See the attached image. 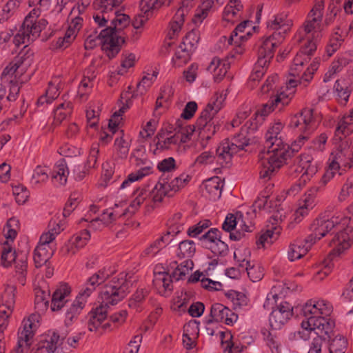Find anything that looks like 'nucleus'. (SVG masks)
<instances>
[{
    "label": "nucleus",
    "instance_id": "obj_23",
    "mask_svg": "<svg viewBox=\"0 0 353 353\" xmlns=\"http://www.w3.org/2000/svg\"><path fill=\"white\" fill-rule=\"evenodd\" d=\"M90 238V232L87 230H82L79 234L74 236L68 243L63 248L65 254H74L77 249L83 248Z\"/></svg>",
    "mask_w": 353,
    "mask_h": 353
},
{
    "label": "nucleus",
    "instance_id": "obj_34",
    "mask_svg": "<svg viewBox=\"0 0 353 353\" xmlns=\"http://www.w3.org/2000/svg\"><path fill=\"white\" fill-rule=\"evenodd\" d=\"M52 252L50 251L47 246L37 245L34 252V261L37 268H40L46 264L52 257Z\"/></svg>",
    "mask_w": 353,
    "mask_h": 353
},
{
    "label": "nucleus",
    "instance_id": "obj_8",
    "mask_svg": "<svg viewBox=\"0 0 353 353\" xmlns=\"http://www.w3.org/2000/svg\"><path fill=\"white\" fill-rule=\"evenodd\" d=\"M39 319V314H32L28 319L23 321V329L19 332L17 346L14 350L15 353H27L28 352Z\"/></svg>",
    "mask_w": 353,
    "mask_h": 353
},
{
    "label": "nucleus",
    "instance_id": "obj_61",
    "mask_svg": "<svg viewBox=\"0 0 353 353\" xmlns=\"http://www.w3.org/2000/svg\"><path fill=\"white\" fill-rule=\"evenodd\" d=\"M114 146L120 158L123 159L127 157L129 151L128 144L123 137L115 139Z\"/></svg>",
    "mask_w": 353,
    "mask_h": 353
},
{
    "label": "nucleus",
    "instance_id": "obj_45",
    "mask_svg": "<svg viewBox=\"0 0 353 353\" xmlns=\"http://www.w3.org/2000/svg\"><path fill=\"white\" fill-rule=\"evenodd\" d=\"M48 170L45 167H41V165H38L34 170L31 183L33 185H39L41 183L46 182L48 179Z\"/></svg>",
    "mask_w": 353,
    "mask_h": 353
},
{
    "label": "nucleus",
    "instance_id": "obj_60",
    "mask_svg": "<svg viewBox=\"0 0 353 353\" xmlns=\"http://www.w3.org/2000/svg\"><path fill=\"white\" fill-rule=\"evenodd\" d=\"M214 0H205L203 2V9L199 13L194 14L192 21L194 23H201L202 21L207 17L208 10L212 6Z\"/></svg>",
    "mask_w": 353,
    "mask_h": 353
},
{
    "label": "nucleus",
    "instance_id": "obj_46",
    "mask_svg": "<svg viewBox=\"0 0 353 353\" xmlns=\"http://www.w3.org/2000/svg\"><path fill=\"white\" fill-rule=\"evenodd\" d=\"M200 39L199 32L198 30L192 29L191 31L188 32L185 37L183 38L181 45L187 46L191 50L196 46Z\"/></svg>",
    "mask_w": 353,
    "mask_h": 353
},
{
    "label": "nucleus",
    "instance_id": "obj_59",
    "mask_svg": "<svg viewBox=\"0 0 353 353\" xmlns=\"http://www.w3.org/2000/svg\"><path fill=\"white\" fill-rule=\"evenodd\" d=\"M79 203V201L77 194H72L64 207L63 215L65 217L68 216L70 213L77 207Z\"/></svg>",
    "mask_w": 353,
    "mask_h": 353
},
{
    "label": "nucleus",
    "instance_id": "obj_64",
    "mask_svg": "<svg viewBox=\"0 0 353 353\" xmlns=\"http://www.w3.org/2000/svg\"><path fill=\"white\" fill-rule=\"evenodd\" d=\"M247 274L250 280L253 282L260 281L263 276V272L259 266L252 265L247 268Z\"/></svg>",
    "mask_w": 353,
    "mask_h": 353
},
{
    "label": "nucleus",
    "instance_id": "obj_44",
    "mask_svg": "<svg viewBox=\"0 0 353 353\" xmlns=\"http://www.w3.org/2000/svg\"><path fill=\"white\" fill-rule=\"evenodd\" d=\"M158 74V72L154 71L152 74H147L143 76L141 81L137 84V95L143 94L146 92L148 88H149L153 81L155 80Z\"/></svg>",
    "mask_w": 353,
    "mask_h": 353
},
{
    "label": "nucleus",
    "instance_id": "obj_31",
    "mask_svg": "<svg viewBox=\"0 0 353 353\" xmlns=\"http://www.w3.org/2000/svg\"><path fill=\"white\" fill-rule=\"evenodd\" d=\"M172 0H141L140 10L146 14H152L154 10H159L163 6H170Z\"/></svg>",
    "mask_w": 353,
    "mask_h": 353
},
{
    "label": "nucleus",
    "instance_id": "obj_30",
    "mask_svg": "<svg viewBox=\"0 0 353 353\" xmlns=\"http://www.w3.org/2000/svg\"><path fill=\"white\" fill-rule=\"evenodd\" d=\"M145 152V147L140 145L134 150L131 155V158L134 159V163L137 166L144 165L142 168H148V170L144 172L145 176L150 173L152 170V163L148 159Z\"/></svg>",
    "mask_w": 353,
    "mask_h": 353
},
{
    "label": "nucleus",
    "instance_id": "obj_58",
    "mask_svg": "<svg viewBox=\"0 0 353 353\" xmlns=\"http://www.w3.org/2000/svg\"><path fill=\"white\" fill-rule=\"evenodd\" d=\"M7 227L8 230L5 236L8 240L13 241L17 234V228H19V221L15 218L10 219L7 222Z\"/></svg>",
    "mask_w": 353,
    "mask_h": 353
},
{
    "label": "nucleus",
    "instance_id": "obj_62",
    "mask_svg": "<svg viewBox=\"0 0 353 353\" xmlns=\"http://www.w3.org/2000/svg\"><path fill=\"white\" fill-rule=\"evenodd\" d=\"M72 112V104L70 102L67 103V108L65 109V111H62L60 109H56L54 111V124L59 125L60 124L68 115L70 114Z\"/></svg>",
    "mask_w": 353,
    "mask_h": 353
},
{
    "label": "nucleus",
    "instance_id": "obj_39",
    "mask_svg": "<svg viewBox=\"0 0 353 353\" xmlns=\"http://www.w3.org/2000/svg\"><path fill=\"white\" fill-rule=\"evenodd\" d=\"M17 259V254L16 252H12V248L8 244V242L6 241L3 248L1 257V265L3 267H9L11 265L12 263L16 261Z\"/></svg>",
    "mask_w": 353,
    "mask_h": 353
},
{
    "label": "nucleus",
    "instance_id": "obj_47",
    "mask_svg": "<svg viewBox=\"0 0 353 353\" xmlns=\"http://www.w3.org/2000/svg\"><path fill=\"white\" fill-rule=\"evenodd\" d=\"M50 293L38 289L35 292V305L37 308L44 310L48 307L49 303Z\"/></svg>",
    "mask_w": 353,
    "mask_h": 353
},
{
    "label": "nucleus",
    "instance_id": "obj_17",
    "mask_svg": "<svg viewBox=\"0 0 353 353\" xmlns=\"http://www.w3.org/2000/svg\"><path fill=\"white\" fill-rule=\"evenodd\" d=\"M65 335H61L55 331L49 330L38 343V350L45 349L48 353H54L62 344Z\"/></svg>",
    "mask_w": 353,
    "mask_h": 353
},
{
    "label": "nucleus",
    "instance_id": "obj_22",
    "mask_svg": "<svg viewBox=\"0 0 353 353\" xmlns=\"http://www.w3.org/2000/svg\"><path fill=\"white\" fill-rule=\"evenodd\" d=\"M71 292L70 288L67 283L61 284L53 292L51 301V309L52 311H59L68 305L66 298Z\"/></svg>",
    "mask_w": 353,
    "mask_h": 353
},
{
    "label": "nucleus",
    "instance_id": "obj_28",
    "mask_svg": "<svg viewBox=\"0 0 353 353\" xmlns=\"http://www.w3.org/2000/svg\"><path fill=\"white\" fill-rule=\"evenodd\" d=\"M348 32L341 30V26H339L334 30L329 43L326 47V53L328 57H331L341 46L345 37Z\"/></svg>",
    "mask_w": 353,
    "mask_h": 353
},
{
    "label": "nucleus",
    "instance_id": "obj_7",
    "mask_svg": "<svg viewBox=\"0 0 353 353\" xmlns=\"http://www.w3.org/2000/svg\"><path fill=\"white\" fill-rule=\"evenodd\" d=\"M214 97V101L209 103L201 112L196 123V127L200 130L199 134L207 139H210L220 128L216 123L214 117L222 108L223 98L217 94Z\"/></svg>",
    "mask_w": 353,
    "mask_h": 353
},
{
    "label": "nucleus",
    "instance_id": "obj_35",
    "mask_svg": "<svg viewBox=\"0 0 353 353\" xmlns=\"http://www.w3.org/2000/svg\"><path fill=\"white\" fill-rule=\"evenodd\" d=\"M149 292L150 291L146 288L137 289L128 300V307L138 310L141 307L142 303L148 296Z\"/></svg>",
    "mask_w": 353,
    "mask_h": 353
},
{
    "label": "nucleus",
    "instance_id": "obj_53",
    "mask_svg": "<svg viewBox=\"0 0 353 353\" xmlns=\"http://www.w3.org/2000/svg\"><path fill=\"white\" fill-rule=\"evenodd\" d=\"M277 236L278 232L276 233L272 230H268L259 236L256 243L262 245L263 248H265L266 244H272L274 241L276 239Z\"/></svg>",
    "mask_w": 353,
    "mask_h": 353
},
{
    "label": "nucleus",
    "instance_id": "obj_52",
    "mask_svg": "<svg viewBox=\"0 0 353 353\" xmlns=\"http://www.w3.org/2000/svg\"><path fill=\"white\" fill-rule=\"evenodd\" d=\"M101 283L93 275L90 276L85 283V288L83 289L79 294L85 298V299L92 293L96 289V287Z\"/></svg>",
    "mask_w": 353,
    "mask_h": 353
},
{
    "label": "nucleus",
    "instance_id": "obj_27",
    "mask_svg": "<svg viewBox=\"0 0 353 353\" xmlns=\"http://www.w3.org/2000/svg\"><path fill=\"white\" fill-rule=\"evenodd\" d=\"M69 170L64 159H61L55 165L52 179L57 185H64L67 183Z\"/></svg>",
    "mask_w": 353,
    "mask_h": 353
},
{
    "label": "nucleus",
    "instance_id": "obj_9",
    "mask_svg": "<svg viewBox=\"0 0 353 353\" xmlns=\"http://www.w3.org/2000/svg\"><path fill=\"white\" fill-rule=\"evenodd\" d=\"M339 224V221L337 217L332 216L331 219L326 218L325 216L318 217L310 227L311 233L306 238V241L313 245L316 240L324 237Z\"/></svg>",
    "mask_w": 353,
    "mask_h": 353
},
{
    "label": "nucleus",
    "instance_id": "obj_36",
    "mask_svg": "<svg viewBox=\"0 0 353 353\" xmlns=\"http://www.w3.org/2000/svg\"><path fill=\"white\" fill-rule=\"evenodd\" d=\"M170 232H167L163 236L155 240L152 242L150 246H148L143 252L144 254L148 255H155L157 254L163 248L165 247V244L168 241Z\"/></svg>",
    "mask_w": 353,
    "mask_h": 353
},
{
    "label": "nucleus",
    "instance_id": "obj_16",
    "mask_svg": "<svg viewBox=\"0 0 353 353\" xmlns=\"http://www.w3.org/2000/svg\"><path fill=\"white\" fill-rule=\"evenodd\" d=\"M313 123V110L303 109L291 118L289 125L292 128H299L301 131L307 132L310 130Z\"/></svg>",
    "mask_w": 353,
    "mask_h": 353
},
{
    "label": "nucleus",
    "instance_id": "obj_14",
    "mask_svg": "<svg viewBox=\"0 0 353 353\" xmlns=\"http://www.w3.org/2000/svg\"><path fill=\"white\" fill-rule=\"evenodd\" d=\"M337 152L333 159L339 161L345 167H348L353 160V151L350 150L352 141L346 137L339 136L336 143L334 139Z\"/></svg>",
    "mask_w": 353,
    "mask_h": 353
},
{
    "label": "nucleus",
    "instance_id": "obj_42",
    "mask_svg": "<svg viewBox=\"0 0 353 353\" xmlns=\"http://www.w3.org/2000/svg\"><path fill=\"white\" fill-rule=\"evenodd\" d=\"M176 128H174V131L176 132L179 133V139L180 142L186 143L188 140H190V137L192 135L193 132L195 131L194 125H186L183 127L181 125V121L179 120L176 121Z\"/></svg>",
    "mask_w": 353,
    "mask_h": 353
},
{
    "label": "nucleus",
    "instance_id": "obj_32",
    "mask_svg": "<svg viewBox=\"0 0 353 353\" xmlns=\"http://www.w3.org/2000/svg\"><path fill=\"white\" fill-rule=\"evenodd\" d=\"M334 88L340 103L343 105L346 104L351 92L350 82L344 79H339L336 81Z\"/></svg>",
    "mask_w": 353,
    "mask_h": 353
},
{
    "label": "nucleus",
    "instance_id": "obj_63",
    "mask_svg": "<svg viewBox=\"0 0 353 353\" xmlns=\"http://www.w3.org/2000/svg\"><path fill=\"white\" fill-rule=\"evenodd\" d=\"M77 32L68 28L65 34V36L61 38L60 37L57 41V46L59 47H67L76 37Z\"/></svg>",
    "mask_w": 353,
    "mask_h": 353
},
{
    "label": "nucleus",
    "instance_id": "obj_37",
    "mask_svg": "<svg viewBox=\"0 0 353 353\" xmlns=\"http://www.w3.org/2000/svg\"><path fill=\"white\" fill-rule=\"evenodd\" d=\"M191 52L192 50L188 47L180 44L172 59L174 65L181 67L183 64L186 63L190 59Z\"/></svg>",
    "mask_w": 353,
    "mask_h": 353
},
{
    "label": "nucleus",
    "instance_id": "obj_55",
    "mask_svg": "<svg viewBox=\"0 0 353 353\" xmlns=\"http://www.w3.org/2000/svg\"><path fill=\"white\" fill-rule=\"evenodd\" d=\"M303 204L301 205L299 208L295 212V219L299 218V216H303L307 214L309 209H312L314 206V198L312 196H307L303 200Z\"/></svg>",
    "mask_w": 353,
    "mask_h": 353
},
{
    "label": "nucleus",
    "instance_id": "obj_15",
    "mask_svg": "<svg viewBox=\"0 0 353 353\" xmlns=\"http://www.w3.org/2000/svg\"><path fill=\"white\" fill-rule=\"evenodd\" d=\"M295 162L301 168V172H303L300 181L305 183L309 181L317 172V165L314 159L309 154H301L296 158Z\"/></svg>",
    "mask_w": 353,
    "mask_h": 353
},
{
    "label": "nucleus",
    "instance_id": "obj_33",
    "mask_svg": "<svg viewBox=\"0 0 353 353\" xmlns=\"http://www.w3.org/2000/svg\"><path fill=\"white\" fill-rule=\"evenodd\" d=\"M243 9V5L239 0H230L225 7L223 19V20L234 23V18L237 17L238 12Z\"/></svg>",
    "mask_w": 353,
    "mask_h": 353
},
{
    "label": "nucleus",
    "instance_id": "obj_43",
    "mask_svg": "<svg viewBox=\"0 0 353 353\" xmlns=\"http://www.w3.org/2000/svg\"><path fill=\"white\" fill-rule=\"evenodd\" d=\"M226 296L232 300L234 309L241 308L248 304V298L242 292L230 290L226 293Z\"/></svg>",
    "mask_w": 353,
    "mask_h": 353
},
{
    "label": "nucleus",
    "instance_id": "obj_40",
    "mask_svg": "<svg viewBox=\"0 0 353 353\" xmlns=\"http://www.w3.org/2000/svg\"><path fill=\"white\" fill-rule=\"evenodd\" d=\"M195 251V245L192 241H183L179 245L178 256L183 258H190L194 254Z\"/></svg>",
    "mask_w": 353,
    "mask_h": 353
},
{
    "label": "nucleus",
    "instance_id": "obj_24",
    "mask_svg": "<svg viewBox=\"0 0 353 353\" xmlns=\"http://www.w3.org/2000/svg\"><path fill=\"white\" fill-rule=\"evenodd\" d=\"M230 63L228 59L221 60L218 57H214L208 67V70L214 74L215 81L219 82L226 74L230 68Z\"/></svg>",
    "mask_w": 353,
    "mask_h": 353
},
{
    "label": "nucleus",
    "instance_id": "obj_57",
    "mask_svg": "<svg viewBox=\"0 0 353 353\" xmlns=\"http://www.w3.org/2000/svg\"><path fill=\"white\" fill-rule=\"evenodd\" d=\"M210 225V222L209 220L200 221L188 228V234L191 237H196L197 235L200 234L204 229L208 228Z\"/></svg>",
    "mask_w": 353,
    "mask_h": 353
},
{
    "label": "nucleus",
    "instance_id": "obj_25",
    "mask_svg": "<svg viewBox=\"0 0 353 353\" xmlns=\"http://www.w3.org/2000/svg\"><path fill=\"white\" fill-rule=\"evenodd\" d=\"M154 277L153 279V283L154 286L157 288H160L162 287L163 288V291H160V293L163 296H166L168 292H171L172 290V279H174L172 276V274H170L166 272H157L156 270L154 272Z\"/></svg>",
    "mask_w": 353,
    "mask_h": 353
},
{
    "label": "nucleus",
    "instance_id": "obj_29",
    "mask_svg": "<svg viewBox=\"0 0 353 353\" xmlns=\"http://www.w3.org/2000/svg\"><path fill=\"white\" fill-rule=\"evenodd\" d=\"M16 288L14 286H8L3 295V299L8 297L6 301V304L0 305V316L8 318L12 313L13 305L14 303V291Z\"/></svg>",
    "mask_w": 353,
    "mask_h": 353
},
{
    "label": "nucleus",
    "instance_id": "obj_11",
    "mask_svg": "<svg viewBox=\"0 0 353 353\" xmlns=\"http://www.w3.org/2000/svg\"><path fill=\"white\" fill-rule=\"evenodd\" d=\"M238 315L223 304L216 303L211 306L210 318L206 320L207 324L213 322H223L232 325L237 321Z\"/></svg>",
    "mask_w": 353,
    "mask_h": 353
},
{
    "label": "nucleus",
    "instance_id": "obj_18",
    "mask_svg": "<svg viewBox=\"0 0 353 353\" xmlns=\"http://www.w3.org/2000/svg\"><path fill=\"white\" fill-rule=\"evenodd\" d=\"M316 50V42L312 40H308L307 43L301 48L300 52L296 54L293 61V65L291 67V74L296 75V72L299 70V68L304 65V63L310 59V56Z\"/></svg>",
    "mask_w": 353,
    "mask_h": 353
},
{
    "label": "nucleus",
    "instance_id": "obj_6",
    "mask_svg": "<svg viewBox=\"0 0 353 353\" xmlns=\"http://www.w3.org/2000/svg\"><path fill=\"white\" fill-rule=\"evenodd\" d=\"M114 15L111 26L102 30L98 36L103 39L102 50L110 58L114 57L120 51L121 45L124 43L120 33L130 23L128 15L119 13L117 11L114 12Z\"/></svg>",
    "mask_w": 353,
    "mask_h": 353
},
{
    "label": "nucleus",
    "instance_id": "obj_19",
    "mask_svg": "<svg viewBox=\"0 0 353 353\" xmlns=\"http://www.w3.org/2000/svg\"><path fill=\"white\" fill-rule=\"evenodd\" d=\"M194 4L190 1L183 0L179 8L176 10L172 21L170 22V30L172 34H178L184 23L185 19Z\"/></svg>",
    "mask_w": 353,
    "mask_h": 353
},
{
    "label": "nucleus",
    "instance_id": "obj_50",
    "mask_svg": "<svg viewBox=\"0 0 353 353\" xmlns=\"http://www.w3.org/2000/svg\"><path fill=\"white\" fill-rule=\"evenodd\" d=\"M179 143H181L179 139V133L175 132L174 135H170V137L165 138L163 141L156 142L157 148L154 151V154H155L157 150H166L170 148V145H176Z\"/></svg>",
    "mask_w": 353,
    "mask_h": 353
},
{
    "label": "nucleus",
    "instance_id": "obj_12",
    "mask_svg": "<svg viewBox=\"0 0 353 353\" xmlns=\"http://www.w3.org/2000/svg\"><path fill=\"white\" fill-rule=\"evenodd\" d=\"M293 308L288 302L281 303L270 314V325L274 330H279L292 316Z\"/></svg>",
    "mask_w": 353,
    "mask_h": 353
},
{
    "label": "nucleus",
    "instance_id": "obj_1",
    "mask_svg": "<svg viewBox=\"0 0 353 353\" xmlns=\"http://www.w3.org/2000/svg\"><path fill=\"white\" fill-rule=\"evenodd\" d=\"M47 25L48 21L46 19L37 20V13L31 12L26 17L19 32L14 36V43L17 46L26 44V46L3 71L1 80L9 81L10 84L7 100L15 101L20 90L18 83L14 81L17 75L14 78L12 75L15 73H22L32 63L33 52L30 49L26 50L28 44L34 41Z\"/></svg>",
    "mask_w": 353,
    "mask_h": 353
},
{
    "label": "nucleus",
    "instance_id": "obj_38",
    "mask_svg": "<svg viewBox=\"0 0 353 353\" xmlns=\"http://www.w3.org/2000/svg\"><path fill=\"white\" fill-rule=\"evenodd\" d=\"M347 346V339L341 335H337L330 344V353H345Z\"/></svg>",
    "mask_w": 353,
    "mask_h": 353
},
{
    "label": "nucleus",
    "instance_id": "obj_54",
    "mask_svg": "<svg viewBox=\"0 0 353 353\" xmlns=\"http://www.w3.org/2000/svg\"><path fill=\"white\" fill-rule=\"evenodd\" d=\"M208 248L216 255L225 256L229 251L228 245L221 240V238L215 243H211Z\"/></svg>",
    "mask_w": 353,
    "mask_h": 353
},
{
    "label": "nucleus",
    "instance_id": "obj_10",
    "mask_svg": "<svg viewBox=\"0 0 353 353\" xmlns=\"http://www.w3.org/2000/svg\"><path fill=\"white\" fill-rule=\"evenodd\" d=\"M301 327L307 331H314L317 335L321 336L323 333L330 339L329 334L332 332L334 322L330 319L322 316H310L306 321H303Z\"/></svg>",
    "mask_w": 353,
    "mask_h": 353
},
{
    "label": "nucleus",
    "instance_id": "obj_2",
    "mask_svg": "<svg viewBox=\"0 0 353 353\" xmlns=\"http://www.w3.org/2000/svg\"><path fill=\"white\" fill-rule=\"evenodd\" d=\"M132 279V274L121 272L104 285L101 299L105 305H100L89 314L88 327L90 332L97 331L106 319L108 305H114L127 296L134 281Z\"/></svg>",
    "mask_w": 353,
    "mask_h": 353
},
{
    "label": "nucleus",
    "instance_id": "obj_26",
    "mask_svg": "<svg viewBox=\"0 0 353 353\" xmlns=\"http://www.w3.org/2000/svg\"><path fill=\"white\" fill-rule=\"evenodd\" d=\"M312 245L311 243L306 241V239L304 240V244L299 242L291 243L287 252L288 259L290 261H294L302 258L307 253Z\"/></svg>",
    "mask_w": 353,
    "mask_h": 353
},
{
    "label": "nucleus",
    "instance_id": "obj_13",
    "mask_svg": "<svg viewBox=\"0 0 353 353\" xmlns=\"http://www.w3.org/2000/svg\"><path fill=\"white\" fill-rule=\"evenodd\" d=\"M323 10L324 0H316L303 25V29L306 34L312 32L316 28H321Z\"/></svg>",
    "mask_w": 353,
    "mask_h": 353
},
{
    "label": "nucleus",
    "instance_id": "obj_20",
    "mask_svg": "<svg viewBox=\"0 0 353 353\" xmlns=\"http://www.w3.org/2000/svg\"><path fill=\"white\" fill-rule=\"evenodd\" d=\"M224 182L219 176L212 177L203 183V194L210 200L219 199L222 193Z\"/></svg>",
    "mask_w": 353,
    "mask_h": 353
},
{
    "label": "nucleus",
    "instance_id": "obj_51",
    "mask_svg": "<svg viewBox=\"0 0 353 353\" xmlns=\"http://www.w3.org/2000/svg\"><path fill=\"white\" fill-rule=\"evenodd\" d=\"M283 129V125L281 123H274L269 128L265 135V141H272L276 139H282L281 132Z\"/></svg>",
    "mask_w": 353,
    "mask_h": 353
},
{
    "label": "nucleus",
    "instance_id": "obj_21",
    "mask_svg": "<svg viewBox=\"0 0 353 353\" xmlns=\"http://www.w3.org/2000/svg\"><path fill=\"white\" fill-rule=\"evenodd\" d=\"M85 301L86 299L79 294L72 303L65 305L64 323L66 326H70L77 320L79 315L85 306Z\"/></svg>",
    "mask_w": 353,
    "mask_h": 353
},
{
    "label": "nucleus",
    "instance_id": "obj_4",
    "mask_svg": "<svg viewBox=\"0 0 353 353\" xmlns=\"http://www.w3.org/2000/svg\"><path fill=\"white\" fill-rule=\"evenodd\" d=\"M268 28L274 30L272 34L265 38L258 50V59L250 77V81H259L265 74L272 59L274 57L275 48L283 39L290 25L283 21L281 18L275 17L268 23Z\"/></svg>",
    "mask_w": 353,
    "mask_h": 353
},
{
    "label": "nucleus",
    "instance_id": "obj_5",
    "mask_svg": "<svg viewBox=\"0 0 353 353\" xmlns=\"http://www.w3.org/2000/svg\"><path fill=\"white\" fill-rule=\"evenodd\" d=\"M257 116L248 120L242 127L241 132L235 135L230 141L229 139L223 140L217 147V156L221 163L231 162L234 154L239 150L245 149V146L254 143V137L252 134L258 129L259 122Z\"/></svg>",
    "mask_w": 353,
    "mask_h": 353
},
{
    "label": "nucleus",
    "instance_id": "obj_41",
    "mask_svg": "<svg viewBox=\"0 0 353 353\" xmlns=\"http://www.w3.org/2000/svg\"><path fill=\"white\" fill-rule=\"evenodd\" d=\"M347 239V234L344 231H341L335 234L330 241V245L336 246L337 251L340 253L343 250L349 248L350 243Z\"/></svg>",
    "mask_w": 353,
    "mask_h": 353
},
{
    "label": "nucleus",
    "instance_id": "obj_48",
    "mask_svg": "<svg viewBox=\"0 0 353 353\" xmlns=\"http://www.w3.org/2000/svg\"><path fill=\"white\" fill-rule=\"evenodd\" d=\"M216 159V162L221 165H227L230 163V162H225V163H221L219 161L218 156H217V149L216 150V155H214V154L211 152H202L196 159V163L199 164H206V163H213L214 161Z\"/></svg>",
    "mask_w": 353,
    "mask_h": 353
},
{
    "label": "nucleus",
    "instance_id": "obj_3",
    "mask_svg": "<svg viewBox=\"0 0 353 353\" xmlns=\"http://www.w3.org/2000/svg\"><path fill=\"white\" fill-rule=\"evenodd\" d=\"M307 139V136H301L292 144L291 147L285 143L283 139H276L272 141H265L266 152L259 154L261 169L260 178L268 180L272 175L284 164L288 163L293 154L298 152Z\"/></svg>",
    "mask_w": 353,
    "mask_h": 353
},
{
    "label": "nucleus",
    "instance_id": "obj_49",
    "mask_svg": "<svg viewBox=\"0 0 353 353\" xmlns=\"http://www.w3.org/2000/svg\"><path fill=\"white\" fill-rule=\"evenodd\" d=\"M321 303L318 302L316 304L312 302L307 303L303 307V313L307 319L310 316H321L323 314L322 309L319 307Z\"/></svg>",
    "mask_w": 353,
    "mask_h": 353
},
{
    "label": "nucleus",
    "instance_id": "obj_56",
    "mask_svg": "<svg viewBox=\"0 0 353 353\" xmlns=\"http://www.w3.org/2000/svg\"><path fill=\"white\" fill-rule=\"evenodd\" d=\"M147 170H148V168H140L136 172L130 174L128 176V178L121 185V189H124L127 188L131 183L142 179L143 176H145L144 172H147Z\"/></svg>",
    "mask_w": 353,
    "mask_h": 353
}]
</instances>
